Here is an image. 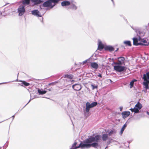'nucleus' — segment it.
<instances>
[{
	"mask_svg": "<svg viewBox=\"0 0 149 149\" xmlns=\"http://www.w3.org/2000/svg\"><path fill=\"white\" fill-rule=\"evenodd\" d=\"M85 144V141L81 142L79 145L77 144V143L76 142H74L72 145V147L75 148H81V149L85 148V146L84 144Z\"/></svg>",
	"mask_w": 149,
	"mask_h": 149,
	"instance_id": "obj_8",
	"label": "nucleus"
},
{
	"mask_svg": "<svg viewBox=\"0 0 149 149\" xmlns=\"http://www.w3.org/2000/svg\"><path fill=\"white\" fill-rule=\"evenodd\" d=\"M65 77L72 79L73 77V76L71 74H66L65 75Z\"/></svg>",
	"mask_w": 149,
	"mask_h": 149,
	"instance_id": "obj_26",
	"label": "nucleus"
},
{
	"mask_svg": "<svg viewBox=\"0 0 149 149\" xmlns=\"http://www.w3.org/2000/svg\"><path fill=\"white\" fill-rule=\"evenodd\" d=\"M104 49L106 50H108L110 51H112L114 50L112 46H106L104 47Z\"/></svg>",
	"mask_w": 149,
	"mask_h": 149,
	"instance_id": "obj_18",
	"label": "nucleus"
},
{
	"mask_svg": "<svg viewBox=\"0 0 149 149\" xmlns=\"http://www.w3.org/2000/svg\"><path fill=\"white\" fill-rule=\"evenodd\" d=\"M38 92L40 94H45L47 91L43 90H40L38 89Z\"/></svg>",
	"mask_w": 149,
	"mask_h": 149,
	"instance_id": "obj_21",
	"label": "nucleus"
},
{
	"mask_svg": "<svg viewBox=\"0 0 149 149\" xmlns=\"http://www.w3.org/2000/svg\"><path fill=\"white\" fill-rule=\"evenodd\" d=\"M133 45H140V41L141 38L139 37L138 39L136 38H133Z\"/></svg>",
	"mask_w": 149,
	"mask_h": 149,
	"instance_id": "obj_9",
	"label": "nucleus"
},
{
	"mask_svg": "<svg viewBox=\"0 0 149 149\" xmlns=\"http://www.w3.org/2000/svg\"><path fill=\"white\" fill-rule=\"evenodd\" d=\"M146 113L147 114H148V115H149V112H148V111H147L146 112Z\"/></svg>",
	"mask_w": 149,
	"mask_h": 149,
	"instance_id": "obj_33",
	"label": "nucleus"
},
{
	"mask_svg": "<svg viewBox=\"0 0 149 149\" xmlns=\"http://www.w3.org/2000/svg\"><path fill=\"white\" fill-rule=\"evenodd\" d=\"M21 81L22 83V84H24L25 86H28L30 85L29 83H27L25 81Z\"/></svg>",
	"mask_w": 149,
	"mask_h": 149,
	"instance_id": "obj_27",
	"label": "nucleus"
},
{
	"mask_svg": "<svg viewBox=\"0 0 149 149\" xmlns=\"http://www.w3.org/2000/svg\"><path fill=\"white\" fill-rule=\"evenodd\" d=\"M97 104V102H94L90 104L89 102H87L86 104V111L87 112H88L89 111L90 109L91 108L93 107Z\"/></svg>",
	"mask_w": 149,
	"mask_h": 149,
	"instance_id": "obj_6",
	"label": "nucleus"
},
{
	"mask_svg": "<svg viewBox=\"0 0 149 149\" xmlns=\"http://www.w3.org/2000/svg\"><path fill=\"white\" fill-rule=\"evenodd\" d=\"M31 1L34 2L35 4H38L41 3V1L40 0H31Z\"/></svg>",
	"mask_w": 149,
	"mask_h": 149,
	"instance_id": "obj_23",
	"label": "nucleus"
},
{
	"mask_svg": "<svg viewBox=\"0 0 149 149\" xmlns=\"http://www.w3.org/2000/svg\"><path fill=\"white\" fill-rule=\"evenodd\" d=\"M72 88L76 91H79L81 88V86L79 84H76L72 86Z\"/></svg>",
	"mask_w": 149,
	"mask_h": 149,
	"instance_id": "obj_12",
	"label": "nucleus"
},
{
	"mask_svg": "<svg viewBox=\"0 0 149 149\" xmlns=\"http://www.w3.org/2000/svg\"><path fill=\"white\" fill-rule=\"evenodd\" d=\"M25 12V6L20 5L17 9V13L19 16L23 15Z\"/></svg>",
	"mask_w": 149,
	"mask_h": 149,
	"instance_id": "obj_5",
	"label": "nucleus"
},
{
	"mask_svg": "<svg viewBox=\"0 0 149 149\" xmlns=\"http://www.w3.org/2000/svg\"><path fill=\"white\" fill-rule=\"evenodd\" d=\"M142 104L139 102H138L135 105V107L133 109L131 108L130 109L132 112H134L135 113H138L139 110L142 108Z\"/></svg>",
	"mask_w": 149,
	"mask_h": 149,
	"instance_id": "obj_4",
	"label": "nucleus"
},
{
	"mask_svg": "<svg viewBox=\"0 0 149 149\" xmlns=\"http://www.w3.org/2000/svg\"><path fill=\"white\" fill-rule=\"evenodd\" d=\"M143 79L144 80L143 82V84L145 86V88L146 89H148V84H149V72L143 75Z\"/></svg>",
	"mask_w": 149,
	"mask_h": 149,
	"instance_id": "obj_2",
	"label": "nucleus"
},
{
	"mask_svg": "<svg viewBox=\"0 0 149 149\" xmlns=\"http://www.w3.org/2000/svg\"><path fill=\"white\" fill-rule=\"evenodd\" d=\"M97 76L100 77V78H101L102 77V75L101 74H99L97 75Z\"/></svg>",
	"mask_w": 149,
	"mask_h": 149,
	"instance_id": "obj_31",
	"label": "nucleus"
},
{
	"mask_svg": "<svg viewBox=\"0 0 149 149\" xmlns=\"http://www.w3.org/2000/svg\"><path fill=\"white\" fill-rule=\"evenodd\" d=\"M122 109H123V107H121L120 108V111H122Z\"/></svg>",
	"mask_w": 149,
	"mask_h": 149,
	"instance_id": "obj_32",
	"label": "nucleus"
},
{
	"mask_svg": "<svg viewBox=\"0 0 149 149\" xmlns=\"http://www.w3.org/2000/svg\"><path fill=\"white\" fill-rule=\"evenodd\" d=\"M31 13L32 15H35L38 17H41L39 12L37 10H35L32 11Z\"/></svg>",
	"mask_w": 149,
	"mask_h": 149,
	"instance_id": "obj_11",
	"label": "nucleus"
},
{
	"mask_svg": "<svg viewBox=\"0 0 149 149\" xmlns=\"http://www.w3.org/2000/svg\"><path fill=\"white\" fill-rule=\"evenodd\" d=\"M124 43L126 45L129 46H131V44L130 41H125L124 42Z\"/></svg>",
	"mask_w": 149,
	"mask_h": 149,
	"instance_id": "obj_24",
	"label": "nucleus"
},
{
	"mask_svg": "<svg viewBox=\"0 0 149 149\" xmlns=\"http://www.w3.org/2000/svg\"><path fill=\"white\" fill-rule=\"evenodd\" d=\"M112 1H113V0H111Z\"/></svg>",
	"mask_w": 149,
	"mask_h": 149,
	"instance_id": "obj_35",
	"label": "nucleus"
},
{
	"mask_svg": "<svg viewBox=\"0 0 149 149\" xmlns=\"http://www.w3.org/2000/svg\"><path fill=\"white\" fill-rule=\"evenodd\" d=\"M30 0H22L21 3H22V5L25 6L26 5H28L30 3Z\"/></svg>",
	"mask_w": 149,
	"mask_h": 149,
	"instance_id": "obj_17",
	"label": "nucleus"
},
{
	"mask_svg": "<svg viewBox=\"0 0 149 149\" xmlns=\"http://www.w3.org/2000/svg\"><path fill=\"white\" fill-rule=\"evenodd\" d=\"M140 44L144 45H148L149 43L147 41L144 39H141L140 40Z\"/></svg>",
	"mask_w": 149,
	"mask_h": 149,
	"instance_id": "obj_13",
	"label": "nucleus"
},
{
	"mask_svg": "<svg viewBox=\"0 0 149 149\" xmlns=\"http://www.w3.org/2000/svg\"><path fill=\"white\" fill-rule=\"evenodd\" d=\"M49 91H50V89H49Z\"/></svg>",
	"mask_w": 149,
	"mask_h": 149,
	"instance_id": "obj_34",
	"label": "nucleus"
},
{
	"mask_svg": "<svg viewBox=\"0 0 149 149\" xmlns=\"http://www.w3.org/2000/svg\"><path fill=\"white\" fill-rule=\"evenodd\" d=\"M136 81V79H134L132 80L130 83V88H131L133 87L134 82Z\"/></svg>",
	"mask_w": 149,
	"mask_h": 149,
	"instance_id": "obj_25",
	"label": "nucleus"
},
{
	"mask_svg": "<svg viewBox=\"0 0 149 149\" xmlns=\"http://www.w3.org/2000/svg\"><path fill=\"white\" fill-rule=\"evenodd\" d=\"M91 66L92 68L95 69H97L98 67V64L95 62L91 63Z\"/></svg>",
	"mask_w": 149,
	"mask_h": 149,
	"instance_id": "obj_15",
	"label": "nucleus"
},
{
	"mask_svg": "<svg viewBox=\"0 0 149 149\" xmlns=\"http://www.w3.org/2000/svg\"><path fill=\"white\" fill-rule=\"evenodd\" d=\"M98 48L99 49H102L104 48V45L102 43L101 41L100 40H98Z\"/></svg>",
	"mask_w": 149,
	"mask_h": 149,
	"instance_id": "obj_16",
	"label": "nucleus"
},
{
	"mask_svg": "<svg viewBox=\"0 0 149 149\" xmlns=\"http://www.w3.org/2000/svg\"><path fill=\"white\" fill-rule=\"evenodd\" d=\"M100 137V135H97L94 137H91L86 140L85 144H84L85 146V148H89L91 146L97 148L99 146L98 144L97 143L94 142L91 144V143L94 142H98Z\"/></svg>",
	"mask_w": 149,
	"mask_h": 149,
	"instance_id": "obj_1",
	"label": "nucleus"
},
{
	"mask_svg": "<svg viewBox=\"0 0 149 149\" xmlns=\"http://www.w3.org/2000/svg\"><path fill=\"white\" fill-rule=\"evenodd\" d=\"M70 4V2L68 1H64L61 3V5L63 6H68Z\"/></svg>",
	"mask_w": 149,
	"mask_h": 149,
	"instance_id": "obj_19",
	"label": "nucleus"
},
{
	"mask_svg": "<svg viewBox=\"0 0 149 149\" xmlns=\"http://www.w3.org/2000/svg\"><path fill=\"white\" fill-rule=\"evenodd\" d=\"M127 126V124L125 123V124L121 128L120 132V135H121L123 134L125 129V128Z\"/></svg>",
	"mask_w": 149,
	"mask_h": 149,
	"instance_id": "obj_20",
	"label": "nucleus"
},
{
	"mask_svg": "<svg viewBox=\"0 0 149 149\" xmlns=\"http://www.w3.org/2000/svg\"><path fill=\"white\" fill-rule=\"evenodd\" d=\"M115 65H114V70L118 72H122L125 71L126 70L125 67L122 65L114 63Z\"/></svg>",
	"mask_w": 149,
	"mask_h": 149,
	"instance_id": "obj_3",
	"label": "nucleus"
},
{
	"mask_svg": "<svg viewBox=\"0 0 149 149\" xmlns=\"http://www.w3.org/2000/svg\"><path fill=\"white\" fill-rule=\"evenodd\" d=\"M108 135L107 134H104L102 136V139L104 141L107 140L108 138Z\"/></svg>",
	"mask_w": 149,
	"mask_h": 149,
	"instance_id": "obj_22",
	"label": "nucleus"
},
{
	"mask_svg": "<svg viewBox=\"0 0 149 149\" xmlns=\"http://www.w3.org/2000/svg\"><path fill=\"white\" fill-rule=\"evenodd\" d=\"M130 114V112L129 111H124L122 113L123 117L124 118L128 117Z\"/></svg>",
	"mask_w": 149,
	"mask_h": 149,
	"instance_id": "obj_14",
	"label": "nucleus"
},
{
	"mask_svg": "<svg viewBox=\"0 0 149 149\" xmlns=\"http://www.w3.org/2000/svg\"><path fill=\"white\" fill-rule=\"evenodd\" d=\"M90 59L89 58V59H88L87 60H86L84 61L82 63L83 64H84L86 63L90 62Z\"/></svg>",
	"mask_w": 149,
	"mask_h": 149,
	"instance_id": "obj_28",
	"label": "nucleus"
},
{
	"mask_svg": "<svg viewBox=\"0 0 149 149\" xmlns=\"http://www.w3.org/2000/svg\"><path fill=\"white\" fill-rule=\"evenodd\" d=\"M91 86L92 88V89L93 90H94V89H95V88H97V86H96V85H94L93 84H91Z\"/></svg>",
	"mask_w": 149,
	"mask_h": 149,
	"instance_id": "obj_29",
	"label": "nucleus"
},
{
	"mask_svg": "<svg viewBox=\"0 0 149 149\" xmlns=\"http://www.w3.org/2000/svg\"><path fill=\"white\" fill-rule=\"evenodd\" d=\"M113 131L112 130H111L110 131H109V134H112L113 133Z\"/></svg>",
	"mask_w": 149,
	"mask_h": 149,
	"instance_id": "obj_30",
	"label": "nucleus"
},
{
	"mask_svg": "<svg viewBox=\"0 0 149 149\" xmlns=\"http://www.w3.org/2000/svg\"><path fill=\"white\" fill-rule=\"evenodd\" d=\"M43 5L44 7H48L52 8L55 5V4L53 2L52 0H48L47 1L44 3Z\"/></svg>",
	"mask_w": 149,
	"mask_h": 149,
	"instance_id": "obj_7",
	"label": "nucleus"
},
{
	"mask_svg": "<svg viewBox=\"0 0 149 149\" xmlns=\"http://www.w3.org/2000/svg\"><path fill=\"white\" fill-rule=\"evenodd\" d=\"M125 58L123 57H120L118 58V62H115L116 63H118L121 65H125L124 63Z\"/></svg>",
	"mask_w": 149,
	"mask_h": 149,
	"instance_id": "obj_10",
	"label": "nucleus"
}]
</instances>
